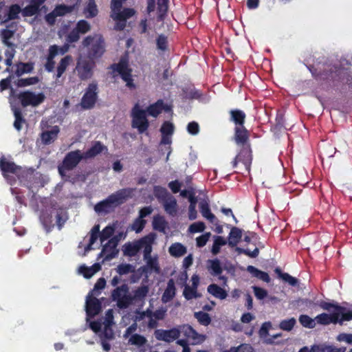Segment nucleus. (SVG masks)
<instances>
[{"label":"nucleus","instance_id":"obj_14","mask_svg":"<svg viewBox=\"0 0 352 352\" xmlns=\"http://www.w3.org/2000/svg\"><path fill=\"white\" fill-rule=\"evenodd\" d=\"M179 334L182 333L186 338L192 340V344L202 343L205 340V336L199 334L189 324L179 326Z\"/></svg>","mask_w":352,"mask_h":352},{"label":"nucleus","instance_id":"obj_53","mask_svg":"<svg viewBox=\"0 0 352 352\" xmlns=\"http://www.w3.org/2000/svg\"><path fill=\"white\" fill-rule=\"evenodd\" d=\"M14 32L8 29L1 30V36L2 42L8 47H13L14 44L10 41V39L14 36Z\"/></svg>","mask_w":352,"mask_h":352},{"label":"nucleus","instance_id":"obj_16","mask_svg":"<svg viewBox=\"0 0 352 352\" xmlns=\"http://www.w3.org/2000/svg\"><path fill=\"white\" fill-rule=\"evenodd\" d=\"M92 293H89L87 296L86 314L88 317H94L101 311V302Z\"/></svg>","mask_w":352,"mask_h":352},{"label":"nucleus","instance_id":"obj_15","mask_svg":"<svg viewBox=\"0 0 352 352\" xmlns=\"http://www.w3.org/2000/svg\"><path fill=\"white\" fill-rule=\"evenodd\" d=\"M179 327L172 328L168 330L157 329L155 331V336L157 340L171 342L179 337Z\"/></svg>","mask_w":352,"mask_h":352},{"label":"nucleus","instance_id":"obj_62","mask_svg":"<svg viewBox=\"0 0 352 352\" xmlns=\"http://www.w3.org/2000/svg\"><path fill=\"white\" fill-rule=\"evenodd\" d=\"M185 94V98L186 99L192 100V99H199L202 94L201 92L196 89L195 88L193 89H189L186 91H184Z\"/></svg>","mask_w":352,"mask_h":352},{"label":"nucleus","instance_id":"obj_60","mask_svg":"<svg viewBox=\"0 0 352 352\" xmlns=\"http://www.w3.org/2000/svg\"><path fill=\"white\" fill-rule=\"evenodd\" d=\"M14 78V74H10L7 78H3L0 80V91H3L4 90H6L9 88L11 89V92H14L13 88L10 86V83L12 82V80Z\"/></svg>","mask_w":352,"mask_h":352},{"label":"nucleus","instance_id":"obj_37","mask_svg":"<svg viewBox=\"0 0 352 352\" xmlns=\"http://www.w3.org/2000/svg\"><path fill=\"white\" fill-rule=\"evenodd\" d=\"M21 12L23 14V9L21 8L19 4H12L9 7L8 12L6 16V19L4 20V23L11 20L19 19V14Z\"/></svg>","mask_w":352,"mask_h":352},{"label":"nucleus","instance_id":"obj_38","mask_svg":"<svg viewBox=\"0 0 352 352\" xmlns=\"http://www.w3.org/2000/svg\"><path fill=\"white\" fill-rule=\"evenodd\" d=\"M146 265L142 267V270L144 272H155L157 274H159L160 272V267L159 266V263L157 261V258H146Z\"/></svg>","mask_w":352,"mask_h":352},{"label":"nucleus","instance_id":"obj_32","mask_svg":"<svg viewBox=\"0 0 352 352\" xmlns=\"http://www.w3.org/2000/svg\"><path fill=\"white\" fill-rule=\"evenodd\" d=\"M164 210L167 214L175 217L177 212V204L175 198L170 196L168 199L163 202Z\"/></svg>","mask_w":352,"mask_h":352},{"label":"nucleus","instance_id":"obj_36","mask_svg":"<svg viewBox=\"0 0 352 352\" xmlns=\"http://www.w3.org/2000/svg\"><path fill=\"white\" fill-rule=\"evenodd\" d=\"M149 289L147 285H142L133 291V295H131V303L133 301H140L145 298L148 293Z\"/></svg>","mask_w":352,"mask_h":352},{"label":"nucleus","instance_id":"obj_44","mask_svg":"<svg viewBox=\"0 0 352 352\" xmlns=\"http://www.w3.org/2000/svg\"><path fill=\"white\" fill-rule=\"evenodd\" d=\"M227 241L221 236H216L211 249L213 254L216 255L220 252L221 247L227 244Z\"/></svg>","mask_w":352,"mask_h":352},{"label":"nucleus","instance_id":"obj_1","mask_svg":"<svg viewBox=\"0 0 352 352\" xmlns=\"http://www.w3.org/2000/svg\"><path fill=\"white\" fill-rule=\"evenodd\" d=\"M230 121L234 124L233 140L240 146V151L232 160V168H236L239 162L244 166L245 170L250 172L252 162V150L250 140V131L245 128V113L239 109L229 111Z\"/></svg>","mask_w":352,"mask_h":352},{"label":"nucleus","instance_id":"obj_23","mask_svg":"<svg viewBox=\"0 0 352 352\" xmlns=\"http://www.w3.org/2000/svg\"><path fill=\"white\" fill-rule=\"evenodd\" d=\"M16 70L14 72V76L20 77L24 74L31 73L34 67V63L32 62L23 63L18 62L15 64Z\"/></svg>","mask_w":352,"mask_h":352},{"label":"nucleus","instance_id":"obj_11","mask_svg":"<svg viewBox=\"0 0 352 352\" xmlns=\"http://www.w3.org/2000/svg\"><path fill=\"white\" fill-rule=\"evenodd\" d=\"M17 97L20 100L21 105L24 107L30 105L36 107L41 104L45 98L43 93L36 94L30 91L21 92Z\"/></svg>","mask_w":352,"mask_h":352},{"label":"nucleus","instance_id":"obj_29","mask_svg":"<svg viewBox=\"0 0 352 352\" xmlns=\"http://www.w3.org/2000/svg\"><path fill=\"white\" fill-rule=\"evenodd\" d=\"M57 56V48L55 46H50L45 69L48 72H53L55 65L54 58Z\"/></svg>","mask_w":352,"mask_h":352},{"label":"nucleus","instance_id":"obj_26","mask_svg":"<svg viewBox=\"0 0 352 352\" xmlns=\"http://www.w3.org/2000/svg\"><path fill=\"white\" fill-rule=\"evenodd\" d=\"M243 231L237 227H232L228 236V245L234 248L239 243L242 238Z\"/></svg>","mask_w":352,"mask_h":352},{"label":"nucleus","instance_id":"obj_30","mask_svg":"<svg viewBox=\"0 0 352 352\" xmlns=\"http://www.w3.org/2000/svg\"><path fill=\"white\" fill-rule=\"evenodd\" d=\"M247 271L250 273L253 277L261 280L263 282L269 283L271 281V278L267 272H263L253 265H248L247 267Z\"/></svg>","mask_w":352,"mask_h":352},{"label":"nucleus","instance_id":"obj_21","mask_svg":"<svg viewBox=\"0 0 352 352\" xmlns=\"http://www.w3.org/2000/svg\"><path fill=\"white\" fill-rule=\"evenodd\" d=\"M105 149H107L105 146H104L100 141H96L88 150L82 153V154L85 160H87L96 157Z\"/></svg>","mask_w":352,"mask_h":352},{"label":"nucleus","instance_id":"obj_56","mask_svg":"<svg viewBox=\"0 0 352 352\" xmlns=\"http://www.w3.org/2000/svg\"><path fill=\"white\" fill-rule=\"evenodd\" d=\"M117 272L119 275H125L129 273L133 272L135 271L134 267L129 263H122L118 265L116 268Z\"/></svg>","mask_w":352,"mask_h":352},{"label":"nucleus","instance_id":"obj_17","mask_svg":"<svg viewBox=\"0 0 352 352\" xmlns=\"http://www.w3.org/2000/svg\"><path fill=\"white\" fill-rule=\"evenodd\" d=\"M46 0H28L29 4L23 8V16L30 17L41 12V6Z\"/></svg>","mask_w":352,"mask_h":352},{"label":"nucleus","instance_id":"obj_18","mask_svg":"<svg viewBox=\"0 0 352 352\" xmlns=\"http://www.w3.org/2000/svg\"><path fill=\"white\" fill-rule=\"evenodd\" d=\"M144 243V239H139L133 242H129L123 245L124 255L130 257L135 256L142 249V245Z\"/></svg>","mask_w":352,"mask_h":352},{"label":"nucleus","instance_id":"obj_3","mask_svg":"<svg viewBox=\"0 0 352 352\" xmlns=\"http://www.w3.org/2000/svg\"><path fill=\"white\" fill-rule=\"evenodd\" d=\"M133 189L122 188L109 195L107 198L96 204L94 210L96 212H109L113 207L120 206L131 197Z\"/></svg>","mask_w":352,"mask_h":352},{"label":"nucleus","instance_id":"obj_59","mask_svg":"<svg viewBox=\"0 0 352 352\" xmlns=\"http://www.w3.org/2000/svg\"><path fill=\"white\" fill-rule=\"evenodd\" d=\"M67 219L68 216L66 212H63L62 210L57 212L56 215V222L58 230L62 229Z\"/></svg>","mask_w":352,"mask_h":352},{"label":"nucleus","instance_id":"obj_33","mask_svg":"<svg viewBox=\"0 0 352 352\" xmlns=\"http://www.w3.org/2000/svg\"><path fill=\"white\" fill-rule=\"evenodd\" d=\"M59 133V128L57 126L53 127L50 131H46L41 133V138L45 144H50L56 139Z\"/></svg>","mask_w":352,"mask_h":352},{"label":"nucleus","instance_id":"obj_5","mask_svg":"<svg viewBox=\"0 0 352 352\" xmlns=\"http://www.w3.org/2000/svg\"><path fill=\"white\" fill-rule=\"evenodd\" d=\"M0 170L3 176L9 180V174L15 175L21 182L28 178H32L33 172L23 169L21 166L16 165L14 162L7 160L4 157L0 159Z\"/></svg>","mask_w":352,"mask_h":352},{"label":"nucleus","instance_id":"obj_58","mask_svg":"<svg viewBox=\"0 0 352 352\" xmlns=\"http://www.w3.org/2000/svg\"><path fill=\"white\" fill-rule=\"evenodd\" d=\"M115 228L113 226H106L100 234V240L102 243L110 238L114 233Z\"/></svg>","mask_w":352,"mask_h":352},{"label":"nucleus","instance_id":"obj_49","mask_svg":"<svg viewBox=\"0 0 352 352\" xmlns=\"http://www.w3.org/2000/svg\"><path fill=\"white\" fill-rule=\"evenodd\" d=\"M74 9V6H67L65 4H60L55 7L54 9V12L56 13L58 16H63L68 13H71Z\"/></svg>","mask_w":352,"mask_h":352},{"label":"nucleus","instance_id":"obj_35","mask_svg":"<svg viewBox=\"0 0 352 352\" xmlns=\"http://www.w3.org/2000/svg\"><path fill=\"white\" fill-rule=\"evenodd\" d=\"M108 318H107V322L104 324L103 336L107 340H112L114 338V333L112 328L111 327V323L113 322L112 311L109 310L107 311Z\"/></svg>","mask_w":352,"mask_h":352},{"label":"nucleus","instance_id":"obj_12","mask_svg":"<svg viewBox=\"0 0 352 352\" xmlns=\"http://www.w3.org/2000/svg\"><path fill=\"white\" fill-rule=\"evenodd\" d=\"M91 30V25L84 19L78 21L75 28L67 35V43H73L79 41L80 34H85Z\"/></svg>","mask_w":352,"mask_h":352},{"label":"nucleus","instance_id":"obj_28","mask_svg":"<svg viewBox=\"0 0 352 352\" xmlns=\"http://www.w3.org/2000/svg\"><path fill=\"white\" fill-rule=\"evenodd\" d=\"M208 292L216 298L224 300L228 296L227 292L217 284L212 283L208 285Z\"/></svg>","mask_w":352,"mask_h":352},{"label":"nucleus","instance_id":"obj_48","mask_svg":"<svg viewBox=\"0 0 352 352\" xmlns=\"http://www.w3.org/2000/svg\"><path fill=\"white\" fill-rule=\"evenodd\" d=\"M318 305L320 308L324 310L330 311L331 309H333L336 311H345L346 309L344 307H342L338 304H334L333 302H326L324 300H321Z\"/></svg>","mask_w":352,"mask_h":352},{"label":"nucleus","instance_id":"obj_8","mask_svg":"<svg viewBox=\"0 0 352 352\" xmlns=\"http://www.w3.org/2000/svg\"><path fill=\"white\" fill-rule=\"evenodd\" d=\"M129 287L127 284L124 283L116 287L111 292V298L116 301L117 306L120 309H126L131 304V295L129 294Z\"/></svg>","mask_w":352,"mask_h":352},{"label":"nucleus","instance_id":"obj_4","mask_svg":"<svg viewBox=\"0 0 352 352\" xmlns=\"http://www.w3.org/2000/svg\"><path fill=\"white\" fill-rule=\"evenodd\" d=\"M82 45L87 50V56L91 60L102 56L105 52V42L99 34L89 35L82 41Z\"/></svg>","mask_w":352,"mask_h":352},{"label":"nucleus","instance_id":"obj_13","mask_svg":"<svg viewBox=\"0 0 352 352\" xmlns=\"http://www.w3.org/2000/svg\"><path fill=\"white\" fill-rule=\"evenodd\" d=\"M95 65L94 60H83L78 63L76 70L78 78L81 80H86L91 78L94 75V68Z\"/></svg>","mask_w":352,"mask_h":352},{"label":"nucleus","instance_id":"obj_43","mask_svg":"<svg viewBox=\"0 0 352 352\" xmlns=\"http://www.w3.org/2000/svg\"><path fill=\"white\" fill-rule=\"evenodd\" d=\"M141 239L144 240V243L142 245V248H144V259L151 258V243L153 240V237H150L149 236H147L142 238Z\"/></svg>","mask_w":352,"mask_h":352},{"label":"nucleus","instance_id":"obj_61","mask_svg":"<svg viewBox=\"0 0 352 352\" xmlns=\"http://www.w3.org/2000/svg\"><path fill=\"white\" fill-rule=\"evenodd\" d=\"M236 251L239 254H243L246 256H248L250 258H256L259 254V249L258 248H255L253 251H250L248 249L236 247Z\"/></svg>","mask_w":352,"mask_h":352},{"label":"nucleus","instance_id":"obj_6","mask_svg":"<svg viewBox=\"0 0 352 352\" xmlns=\"http://www.w3.org/2000/svg\"><path fill=\"white\" fill-rule=\"evenodd\" d=\"M82 160H85V157L80 150L68 152L63 158L62 164L58 166V173L62 177H65L66 171L72 170Z\"/></svg>","mask_w":352,"mask_h":352},{"label":"nucleus","instance_id":"obj_40","mask_svg":"<svg viewBox=\"0 0 352 352\" xmlns=\"http://www.w3.org/2000/svg\"><path fill=\"white\" fill-rule=\"evenodd\" d=\"M186 248L180 243H173L168 250L170 254L174 257H180L186 253Z\"/></svg>","mask_w":352,"mask_h":352},{"label":"nucleus","instance_id":"obj_54","mask_svg":"<svg viewBox=\"0 0 352 352\" xmlns=\"http://www.w3.org/2000/svg\"><path fill=\"white\" fill-rule=\"evenodd\" d=\"M296 324V320L294 318H291L289 319L283 320L279 324V327L283 331H290L293 329Z\"/></svg>","mask_w":352,"mask_h":352},{"label":"nucleus","instance_id":"obj_27","mask_svg":"<svg viewBox=\"0 0 352 352\" xmlns=\"http://www.w3.org/2000/svg\"><path fill=\"white\" fill-rule=\"evenodd\" d=\"M292 305L294 309H298L300 311H305L308 309L312 308L315 303L313 300L309 298H298L292 302Z\"/></svg>","mask_w":352,"mask_h":352},{"label":"nucleus","instance_id":"obj_46","mask_svg":"<svg viewBox=\"0 0 352 352\" xmlns=\"http://www.w3.org/2000/svg\"><path fill=\"white\" fill-rule=\"evenodd\" d=\"M13 112L15 118L14 126L16 130L20 131L22 128V124L25 122V120L24 119L20 109L15 108Z\"/></svg>","mask_w":352,"mask_h":352},{"label":"nucleus","instance_id":"obj_25","mask_svg":"<svg viewBox=\"0 0 352 352\" xmlns=\"http://www.w3.org/2000/svg\"><path fill=\"white\" fill-rule=\"evenodd\" d=\"M135 13L136 12L133 8H125L122 10L121 9L111 14V17L114 21H126L127 19L134 16Z\"/></svg>","mask_w":352,"mask_h":352},{"label":"nucleus","instance_id":"obj_63","mask_svg":"<svg viewBox=\"0 0 352 352\" xmlns=\"http://www.w3.org/2000/svg\"><path fill=\"white\" fill-rule=\"evenodd\" d=\"M253 349L251 345L248 344H241L237 347H231L229 350L224 352H252Z\"/></svg>","mask_w":352,"mask_h":352},{"label":"nucleus","instance_id":"obj_45","mask_svg":"<svg viewBox=\"0 0 352 352\" xmlns=\"http://www.w3.org/2000/svg\"><path fill=\"white\" fill-rule=\"evenodd\" d=\"M39 78L38 76L29 77L26 78H19L16 82V85L18 87H24L27 86L34 85L39 82Z\"/></svg>","mask_w":352,"mask_h":352},{"label":"nucleus","instance_id":"obj_9","mask_svg":"<svg viewBox=\"0 0 352 352\" xmlns=\"http://www.w3.org/2000/svg\"><path fill=\"white\" fill-rule=\"evenodd\" d=\"M98 87L96 81L89 83L85 89L80 101L83 109H91L95 106L98 100Z\"/></svg>","mask_w":352,"mask_h":352},{"label":"nucleus","instance_id":"obj_57","mask_svg":"<svg viewBox=\"0 0 352 352\" xmlns=\"http://www.w3.org/2000/svg\"><path fill=\"white\" fill-rule=\"evenodd\" d=\"M156 45L157 50L165 52L168 50V39L164 34H160L156 39Z\"/></svg>","mask_w":352,"mask_h":352},{"label":"nucleus","instance_id":"obj_22","mask_svg":"<svg viewBox=\"0 0 352 352\" xmlns=\"http://www.w3.org/2000/svg\"><path fill=\"white\" fill-rule=\"evenodd\" d=\"M176 294V288L175 286V282L174 280L170 278L168 280L167 283L166 288L165 289L162 296V301L164 303H167L170 301H171Z\"/></svg>","mask_w":352,"mask_h":352},{"label":"nucleus","instance_id":"obj_47","mask_svg":"<svg viewBox=\"0 0 352 352\" xmlns=\"http://www.w3.org/2000/svg\"><path fill=\"white\" fill-rule=\"evenodd\" d=\"M299 322L300 324L305 327L309 329H314L316 327V320L312 319L311 317H309L307 315L302 314L299 316Z\"/></svg>","mask_w":352,"mask_h":352},{"label":"nucleus","instance_id":"obj_7","mask_svg":"<svg viewBox=\"0 0 352 352\" xmlns=\"http://www.w3.org/2000/svg\"><path fill=\"white\" fill-rule=\"evenodd\" d=\"M109 69L113 72H118L121 78L126 82V86L129 89H135V85L132 78V69L129 68L127 60L121 59L118 63H113L110 65Z\"/></svg>","mask_w":352,"mask_h":352},{"label":"nucleus","instance_id":"obj_55","mask_svg":"<svg viewBox=\"0 0 352 352\" xmlns=\"http://www.w3.org/2000/svg\"><path fill=\"white\" fill-rule=\"evenodd\" d=\"M183 295L186 300H191L199 296L197 293V289L186 285L183 292Z\"/></svg>","mask_w":352,"mask_h":352},{"label":"nucleus","instance_id":"obj_2","mask_svg":"<svg viewBox=\"0 0 352 352\" xmlns=\"http://www.w3.org/2000/svg\"><path fill=\"white\" fill-rule=\"evenodd\" d=\"M312 77L327 90L338 88L344 81L352 89V74L340 65L324 63L314 65H307Z\"/></svg>","mask_w":352,"mask_h":352},{"label":"nucleus","instance_id":"obj_41","mask_svg":"<svg viewBox=\"0 0 352 352\" xmlns=\"http://www.w3.org/2000/svg\"><path fill=\"white\" fill-rule=\"evenodd\" d=\"M285 119L284 113L282 111L278 110L276 113L275 124L272 127V130L274 132H280L283 129H285Z\"/></svg>","mask_w":352,"mask_h":352},{"label":"nucleus","instance_id":"obj_42","mask_svg":"<svg viewBox=\"0 0 352 352\" xmlns=\"http://www.w3.org/2000/svg\"><path fill=\"white\" fill-rule=\"evenodd\" d=\"M153 193L155 197L162 203L171 196L164 187L160 186L154 187Z\"/></svg>","mask_w":352,"mask_h":352},{"label":"nucleus","instance_id":"obj_24","mask_svg":"<svg viewBox=\"0 0 352 352\" xmlns=\"http://www.w3.org/2000/svg\"><path fill=\"white\" fill-rule=\"evenodd\" d=\"M200 212L202 216L208 219L210 223L217 222V218L211 212L209 204L207 200L203 199L199 204Z\"/></svg>","mask_w":352,"mask_h":352},{"label":"nucleus","instance_id":"obj_39","mask_svg":"<svg viewBox=\"0 0 352 352\" xmlns=\"http://www.w3.org/2000/svg\"><path fill=\"white\" fill-rule=\"evenodd\" d=\"M274 272L280 278L285 282L288 283L289 285L294 287L298 285V280L296 278L292 276L288 273L283 272L279 267H276L274 270Z\"/></svg>","mask_w":352,"mask_h":352},{"label":"nucleus","instance_id":"obj_51","mask_svg":"<svg viewBox=\"0 0 352 352\" xmlns=\"http://www.w3.org/2000/svg\"><path fill=\"white\" fill-rule=\"evenodd\" d=\"M147 342L146 338L140 334L135 333L131 335V338L129 340V342L135 346H144Z\"/></svg>","mask_w":352,"mask_h":352},{"label":"nucleus","instance_id":"obj_64","mask_svg":"<svg viewBox=\"0 0 352 352\" xmlns=\"http://www.w3.org/2000/svg\"><path fill=\"white\" fill-rule=\"evenodd\" d=\"M160 131L162 135H171L174 131V126L171 122L165 121L161 126Z\"/></svg>","mask_w":352,"mask_h":352},{"label":"nucleus","instance_id":"obj_50","mask_svg":"<svg viewBox=\"0 0 352 352\" xmlns=\"http://www.w3.org/2000/svg\"><path fill=\"white\" fill-rule=\"evenodd\" d=\"M210 265L208 267L209 270H210V273L213 276H217L220 275L222 272L223 269L221 265L220 261L218 259H214V260H210L209 261Z\"/></svg>","mask_w":352,"mask_h":352},{"label":"nucleus","instance_id":"obj_34","mask_svg":"<svg viewBox=\"0 0 352 352\" xmlns=\"http://www.w3.org/2000/svg\"><path fill=\"white\" fill-rule=\"evenodd\" d=\"M72 60V57L70 55H67L60 59L56 69V78H60L65 72L67 68Z\"/></svg>","mask_w":352,"mask_h":352},{"label":"nucleus","instance_id":"obj_20","mask_svg":"<svg viewBox=\"0 0 352 352\" xmlns=\"http://www.w3.org/2000/svg\"><path fill=\"white\" fill-rule=\"evenodd\" d=\"M117 245L118 242L114 239H111L103 245L101 254L104 255L106 260H111L117 256L118 253Z\"/></svg>","mask_w":352,"mask_h":352},{"label":"nucleus","instance_id":"obj_19","mask_svg":"<svg viewBox=\"0 0 352 352\" xmlns=\"http://www.w3.org/2000/svg\"><path fill=\"white\" fill-rule=\"evenodd\" d=\"M171 110V107L167 104H165L163 100L160 99L153 104H150L146 109L148 115L157 118L162 111L166 112Z\"/></svg>","mask_w":352,"mask_h":352},{"label":"nucleus","instance_id":"obj_31","mask_svg":"<svg viewBox=\"0 0 352 352\" xmlns=\"http://www.w3.org/2000/svg\"><path fill=\"white\" fill-rule=\"evenodd\" d=\"M40 221L47 232H50L54 227L52 214L48 211H43L41 212Z\"/></svg>","mask_w":352,"mask_h":352},{"label":"nucleus","instance_id":"obj_52","mask_svg":"<svg viewBox=\"0 0 352 352\" xmlns=\"http://www.w3.org/2000/svg\"><path fill=\"white\" fill-rule=\"evenodd\" d=\"M194 316L199 324L204 326H208L211 322V318L208 313L204 311H198L195 312Z\"/></svg>","mask_w":352,"mask_h":352},{"label":"nucleus","instance_id":"obj_10","mask_svg":"<svg viewBox=\"0 0 352 352\" xmlns=\"http://www.w3.org/2000/svg\"><path fill=\"white\" fill-rule=\"evenodd\" d=\"M146 113V111L140 109L138 104L134 107L132 111V126L136 128L140 133L145 132L149 126Z\"/></svg>","mask_w":352,"mask_h":352}]
</instances>
